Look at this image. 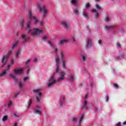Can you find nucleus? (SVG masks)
<instances>
[{
  "label": "nucleus",
  "instance_id": "obj_2",
  "mask_svg": "<svg viewBox=\"0 0 126 126\" xmlns=\"http://www.w3.org/2000/svg\"><path fill=\"white\" fill-rule=\"evenodd\" d=\"M31 23L32 22L29 21L27 24V29H28V33H31L32 36H36L37 34H42L43 33V30L39 29H34L31 30Z\"/></svg>",
  "mask_w": 126,
  "mask_h": 126
},
{
  "label": "nucleus",
  "instance_id": "obj_49",
  "mask_svg": "<svg viewBox=\"0 0 126 126\" xmlns=\"http://www.w3.org/2000/svg\"><path fill=\"white\" fill-rule=\"evenodd\" d=\"M38 95L39 96V97H41V96H42V93H39L38 94Z\"/></svg>",
  "mask_w": 126,
  "mask_h": 126
},
{
  "label": "nucleus",
  "instance_id": "obj_32",
  "mask_svg": "<svg viewBox=\"0 0 126 126\" xmlns=\"http://www.w3.org/2000/svg\"><path fill=\"white\" fill-rule=\"evenodd\" d=\"M84 117H85V115L83 114L82 117L80 118V121L82 122L83 121V119L84 118Z\"/></svg>",
  "mask_w": 126,
  "mask_h": 126
},
{
  "label": "nucleus",
  "instance_id": "obj_59",
  "mask_svg": "<svg viewBox=\"0 0 126 126\" xmlns=\"http://www.w3.org/2000/svg\"><path fill=\"white\" fill-rule=\"evenodd\" d=\"M123 125H124V126H126V121H125V122H124L123 123Z\"/></svg>",
  "mask_w": 126,
  "mask_h": 126
},
{
  "label": "nucleus",
  "instance_id": "obj_6",
  "mask_svg": "<svg viewBox=\"0 0 126 126\" xmlns=\"http://www.w3.org/2000/svg\"><path fill=\"white\" fill-rule=\"evenodd\" d=\"M95 7L96 9H93L92 12L95 13V17H99V13H98V11L102 10V7L99 5L98 4H96L95 5Z\"/></svg>",
  "mask_w": 126,
  "mask_h": 126
},
{
  "label": "nucleus",
  "instance_id": "obj_46",
  "mask_svg": "<svg viewBox=\"0 0 126 126\" xmlns=\"http://www.w3.org/2000/svg\"><path fill=\"white\" fill-rule=\"evenodd\" d=\"M109 96H107L106 97V102H108V101H109Z\"/></svg>",
  "mask_w": 126,
  "mask_h": 126
},
{
  "label": "nucleus",
  "instance_id": "obj_39",
  "mask_svg": "<svg viewBox=\"0 0 126 126\" xmlns=\"http://www.w3.org/2000/svg\"><path fill=\"white\" fill-rule=\"evenodd\" d=\"M11 105H12V102L10 101L8 104V108H9Z\"/></svg>",
  "mask_w": 126,
  "mask_h": 126
},
{
  "label": "nucleus",
  "instance_id": "obj_36",
  "mask_svg": "<svg viewBox=\"0 0 126 126\" xmlns=\"http://www.w3.org/2000/svg\"><path fill=\"white\" fill-rule=\"evenodd\" d=\"M6 120H7V116H4L2 118V121H3L4 122L6 121Z\"/></svg>",
  "mask_w": 126,
  "mask_h": 126
},
{
  "label": "nucleus",
  "instance_id": "obj_41",
  "mask_svg": "<svg viewBox=\"0 0 126 126\" xmlns=\"http://www.w3.org/2000/svg\"><path fill=\"white\" fill-rule=\"evenodd\" d=\"M48 44L49 45H50L51 47H54V44L52 43V42H51V41H49L48 42Z\"/></svg>",
  "mask_w": 126,
  "mask_h": 126
},
{
  "label": "nucleus",
  "instance_id": "obj_11",
  "mask_svg": "<svg viewBox=\"0 0 126 126\" xmlns=\"http://www.w3.org/2000/svg\"><path fill=\"white\" fill-rule=\"evenodd\" d=\"M21 37L23 40V43H26L27 41H29V37L25 34H22Z\"/></svg>",
  "mask_w": 126,
  "mask_h": 126
},
{
  "label": "nucleus",
  "instance_id": "obj_60",
  "mask_svg": "<svg viewBox=\"0 0 126 126\" xmlns=\"http://www.w3.org/2000/svg\"><path fill=\"white\" fill-rule=\"evenodd\" d=\"M81 122H82V121H80L79 120V126H80V125H81Z\"/></svg>",
  "mask_w": 126,
  "mask_h": 126
},
{
  "label": "nucleus",
  "instance_id": "obj_18",
  "mask_svg": "<svg viewBox=\"0 0 126 126\" xmlns=\"http://www.w3.org/2000/svg\"><path fill=\"white\" fill-rule=\"evenodd\" d=\"M82 58L83 62H86V59H87V55L84 53L82 55Z\"/></svg>",
  "mask_w": 126,
  "mask_h": 126
},
{
  "label": "nucleus",
  "instance_id": "obj_15",
  "mask_svg": "<svg viewBox=\"0 0 126 126\" xmlns=\"http://www.w3.org/2000/svg\"><path fill=\"white\" fill-rule=\"evenodd\" d=\"M115 28H116V26H105V30H112V29H115Z\"/></svg>",
  "mask_w": 126,
  "mask_h": 126
},
{
  "label": "nucleus",
  "instance_id": "obj_33",
  "mask_svg": "<svg viewBox=\"0 0 126 126\" xmlns=\"http://www.w3.org/2000/svg\"><path fill=\"white\" fill-rule=\"evenodd\" d=\"M76 120H77L76 117H73V118L71 119V122H76Z\"/></svg>",
  "mask_w": 126,
  "mask_h": 126
},
{
  "label": "nucleus",
  "instance_id": "obj_54",
  "mask_svg": "<svg viewBox=\"0 0 126 126\" xmlns=\"http://www.w3.org/2000/svg\"><path fill=\"white\" fill-rule=\"evenodd\" d=\"M55 53H58V48H56L55 50Z\"/></svg>",
  "mask_w": 126,
  "mask_h": 126
},
{
  "label": "nucleus",
  "instance_id": "obj_31",
  "mask_svg": "<svg viewBox=\"0 0 126 126\" xmlns=\"http://www.w3.org/2000/svg\"><path fill=\"white\" fill-rule=\"evenodd\" d=\"M113 86H114L117 89H119V85H118V84L114 83L113 84Z\"/></svg>",
  "mask_w": 126,
  "mask_h": 126
},
{
  "label": "nucleus",
  "instance_id": "obj_37",
  "mask_svg": "<svg viewBox=\"0 0 126 126\" xmlns=\"http://www.w3.org/2000/svg\"><path fill=\"white\" fill-rule=\"evenodd\" d=\"M18 95H19V93H15L14 94V98H16V97H17V96H18Z\"/></svg>",
  "mask_w": 126,
  "mask_h": 126
},
{
  "label": "nucleus",
  "instance_id": "obj_1",
  "mask_svg": "<svg viewBox=\"0 0 126 126\" xmlns=\"http://www.w3.org/2000/svg\"><path fill=\"white\" fill-rule=\"evenodd\" d=\"M60 77L58 78L57 80L54 79V77H51L49 80V83L48 84V88H50L51 86H53L56 82H62L63 80H64V77L65 76V73H64L63 71L59 72Z\"/></svg>",
  "mask_w": 126,
  "mask_h": 126
},
{
  "label": "nucleus",
  "instance_id": "obj_61",
  "mask_svg": "<svg viewBox=\"0 0 126 126\" xmlns=\"http://www.w3.org/2000/svg\"><path fill=\"white\" fill-rule=\"evenodd\" d=\"M62 98H63V100H64V99H65V97H64V96H63L62 97Z\"/></svg>",
  "mask_w": 126,
  "mask_h": 126
},
{
  "label": "nucleus",
  "instance_id": "obj_16",
  "mask_svg": "<svg viewBox=\"0 0 126 126\" xmlns=\"http://www.w3.org/2000/svg\"><path fill=\"white\" fill-rule=\"evenodd\" d=\"M67 40L66 39H63V40H61L59 42V45H63V44H65L66 43H67Z\"/></svg>",
  "mask_w": 126,
  "mask_h": 126
},
{
  "label": "nucleus",
  "instance_id": "obj_28",
  "mask_svg": "<svg viewBox=\"0 0 126 126\" xmlns=\"http://www.w3.org/2000/svg\"><path fill=\"white\" fill-rule=\"evenodd\" d=\"M12 53V51H10L8 52L7 54L5 56H6L7 58H9V56H10V55H11Z\"/></svg>",
  "mask_w": 126,
  "mask_h": 126
},
{
  "label": "nucleus",
  "instance_id": "obj_57",
  "mask_svg": "<svg viewBox=\"0 0 126 126\" xmlns=\"http://www.w3.org/2000/svg\"><path fill=\"white\" fill-rule=\"evenodd\" d=\"M72 41H73V42H75V38H73V39H72Z\"/></svg>",
  "mask_w": 126,
  "mask_h": 126
},
{
  "label": "nucleus",
  "instance_id": "obj_63",
  "mask_svg": "<svg viewBox=\"0 0 126 126\" xmlns=\"http://www.w3.org/2000/svg\"><path fill=\"white\" fill-rule=\"evenodd\" d=\"M91 87H92V84H91Z\"/></svg>",
  "mask_w": 126,
  "mask_h": 126
},
{
  "label": "nucleus",
  "instance_id": "obj_19",
  "mask_svg": "<svg viewBox=\"0 0 126 126\" xmlns=\"http://www.w3.org/2000/svg\"><path fill=\"white\" fill-rule=\"evenodd\" d=\"M91 42L92 40L90 39H88L87 43V47H88L89 48L91 47L92 44H91Z\"/></svg>",
  "mask_w": 126,
  "mask_h": 126
},
{
  "label": "nucleus",
  "instance_id": "obj_52",
  "mask_svg": "<svg viewBox=\"0 0 126 126\" xmlns=\"http://www.w3.org/2000/svg\"><path fill=\"white\" fill-rule=\"evenodd\" d=\"M37 61H38V59H37V58H35V59L33 60V62H34V63H36Z\"/></svg>",
  "mask_w": 126,
  "mask_h": 126
},
{
  "label": "nucleus",
  "instance_id": "obj_9",
  "mask_svg": "<svg viewBox=\"0 0 126 126\" xmlns=\"http://www.w3.org/2000/svg\"><path fill=\"white\" fill-rule=\"evenodd\" d=\"M8 58L6 56H3L1 60V63H2L1 65V67H3L5 64H6V63L7 62V60Z\"/></svg>",
  "mask_w": 126,
  "mask_h": 126
},
{
  "label": "nucleus",
  "instance_id": "obj_13",
  "mask_svg": "<svg viewBox=\"0 0 126 126\" xmlns=\"http://www.w3.org/2000/svg\"><path fill=\"white\" fill-rule=\"evenodd\" d=\"M88 102L86 100H85L83 106L82 107V109H85V110H88V106H87Z\"/></svg>",
  "mask_w": 126,
  "mask_h": 126
},
{
  "label": "nucleus",
  "instance_id": "obj_47",
  "mask_svg": "<svg viewBox=\"0 0 126 126\" xmlns=\"http://www.w3.org/2000/svg\"><path fill=\"white\" fill-rule=\"evenodd\" d=\"M14 117H15L16 118H18V117H19L18 115L16 114V113H15V114H14Z\"/></svg>",
  "mask_w": 126,
  "mask_h": 126
},
{
  "label": "nucleus",
  "instance_id": "obj_26",
  "mask_svg": "<svg viewBox=\"0 0 126 126\" xmlns=\"http://www.w3.org/2000/svg\"><path fill=\"white\" fill-rule=\"evenodd\" d=\"M70 80H71V81H73V80H74V74H72L70 76Z\"/></svg>",
  "mask_w": 126,
  "mask_h": 126
},
{
  "label": "nucleus",
  "instance_id": "obj_7",
  "mask_svg": "<svg viewBox=\"0 0 126 126\" xmlns=\"http://www.w3.org/2000/svg\"><path fill=\"white\" fill-rule=\"evenodd\" d=\"M56 64V69L55 73H58L60 71V63H61V59L59 58H57L55 59Z\"/></svg>",
  "mask_w": 126,
  "mask_h": 126
},
{
  "label": "nucleus",
  "instance_id": "obj_3",
  "mask_svg": "<svg viewBox=\"0 0 126 126\" xmlns=\"http://www.w3.org/2000/svg\"><path fill=\"white\" fill-rule=\"evenodd\" d=\"M37 8L40 12H43L42 18H45L48 14V10L46 9V6L42 4H37Z\"/></svg>",
  "mask_w": 126,
  "mask_h": 126
},
{
  "label": "nucleus",
  "instance_id": "obj_29",
  "mask_svg": "<svg viewBox=\"0 0 126 126\" xmlns=\"http://www.w3.org/2000/svg\"><path fill=\"white\" fill-rule=\"evenodd\" d=\"M22 86H23V84L22 83V82L19 81V87H20V88H21V87H22Z\"/></svg>",
  "mask_w": 126,
  "mask_h": 126
},
{
  "label": "nucleus",
  "instance_id": "obj_24",
  "mask_svg": "<svg viewBox=\"0 0 126 126\" xmlns=\"http://www.w3.org/2000/svg\"><path fill=\"white\" fill-rule=\"evenodd\" d=\"M47 40H48V36H43L41 39V41L42 42H45V41H47Z\"/></svg>",
  "mask_w": 126,
  "mask_h": 126
},
{
  "label": "nucleus",
  "instance_id": "obj_48",
  "mask_svg": "<svg viewBox=\"0 0 126 126\" xmlns=\"http://www.w3.org/2000/svg\"><path fill=\"white\" fill-rule=\"evenodd\" d=\"M27 79H28V77H26L24 78V81H26V80H27Z\"/></svg>",
  "mask_w": 126,
  "mask_h": 126
},
{
  "label": "nucleus",
  "instance_id": "obj_12",
  "mask_svg": "<svg viewBox=\"0 0 126 126\" xmlns=\"http://www.w3.org/2000/svg\"><path fill=\"white\" fill-rule=\"evenodd\" d=\"M22 72H23V70H22V69L16 70L13 71L14 74H16V75H17L18 74H21Z\"/></svg>",
  "mask_w": 126,
  "mask_h": 126
},
{
  "label": "nucleus",
  "instance_id": "obj_4",
  "mask_svg": "<svg viewBox=\"0 0 126 126\" xmlns=\"http://www.w3.org/2000/svg\"><path fill=\"white\" fill-rule=\"evenodd\" d=\"M60 59H61V61L63 63V68H66L65 66V63H66V57L64 56V53L63 52H60Z\"/></svg>",
  "mask_w": 126,
  "mask_h": 126
},
{
  "label": "nucleus",
  "instance_id": "obj_56",
  "mask_svg": "<svg viewBox=\"0 0 126 126\" xmlns=\"http://www.w3.org/2000/svg\"><path fill=\"white\" fill-rule=\"evenodd\" d=\"M13 126H18V125H17V123H15Z\"/></svg>",
  "mask_w": 126,
  "mask_h": 126
},
{
  "label": "nucleus",
  "instance_id": "obj_27",
  "mask_svg": "<svg viewBox=\"0 0 126 126\" xmlns=\"http://www.w3.org/2000/svg\"><path fill=\"white\" fill-rule=\"evenodd\" d=\"M16 58H18V57L19 56V55H20V50H18L16 52Z\"/></svg>",
  "mask_w": 126,
  "mask_h": 126
},
{
  "label": "nucleus",
  "instance_id": "obj_17",
  "mask_svg": "<svg viewBox=\"0 0 126 126\" xmlns=\"http://www.w3.org/2000/svg\"><path fill=\"white\" fill-rule=\"evenodd\" d=\"M78 1L77 0H71V3L73 4V5H74L75 6H77L78 4Z\"/></svg>",
  "mask_w": 126,
  "mask_h": 126
},
{
  "label": "nucleus",
  "instance_id": "obj_51",
  "mask_svg": "<svg viewBox=\"0 0 126 126\" xmlns=\"http://www.w3.org/2000/svg\"><path fill=\"white\" fill-rule=\"evenodd\" d=\"M116 126H121V123H120V122L118 123L117 124Z\"/></svg>",
  "mask_w": 126,
  "mask_h": 126
},
{
  "label": "nucleus",
  "instance_id": "obj_42",
  "mask_svg": "<svg viewBox=\"0 0 126 126\" xmlns=\"http://www.w3.org/2000/svg\"><path fill=\"white\" fill-rule=\"evenodd\" d=\"M88 95H89V94L87 93L86 95H85V100H86L87 99V98H88Z\"/></svg>",
  "mask_w": 126,
  "mask_h": 126
},
{
  "label": "nucleus",
  "instance_id": "obj_21",
  "mask_svg": "<svg viewBox=\"0 0 126 126\" xmlns=\"http://www.w3.org/2000/svg\"><path fill=\"white\" fill-rule=\"evenodd\" d=\"M73 11L74 12V13L76 14V15H78L79 14V10L78 9V8L73 9Z\"/></svg>",
  "mask_w": 126,
  "mask_h": 126
},
{
  "label": "nucleus",
  "instance_id": "obj_58",
  "mask_svg": "<svg viewBox=\"0 0 126 126\" xmlns=\"http://www.w3.org/2000/svg\"><path fill=\"white\" fill-rule=\"evenodd\" d=\"M96 2H99L100 1V0H94Z\"/></svg>",
  "mask_w": 126,
  "mask_h": 126
},
{
  "label": "nucleus",
  "instance_id": "obj_10",
  "mask_svg": "<svg viewBox=\"0 0 126 126\" xmlns=\"http://www.w3.org/2000/svg\"><path fill=\"white\" fill-rule=\"evenodd\" d=\"M36 109L34 110V113L36 115H39V116H41L42 114H43L42 111H41L40 110L41 108H40V106H36Z\"/></svg>",
  "mask_w": 126,
  "mask_h": 126
},
{
  "label": "nucleus",
  "instance_id": "obj_45",
  "mask_svg": "<svg viewBox=\"0 0 126 126\" xmlns=\"http://www.w3.org/2000/svg\"><path fill=\"white\" fill-rule=\"evenodd\" d=\"M36 99L37 101V102H40V99L39 98V97L38 96H36Z\"/></svg>",
  "mask_w": 126,
  "mask_h": 126
},
{
  "label": "nucleus",
  "instance_id": "obj_64",
  "mask_svg": "<svg viewBox=\"0 0 126 126\" xmlns=\"http://www.w3.org/2000/svg\"><path fill=\"white\" fill-rule=\"evenodd\" d=\"M95 109L96 110V111H97V108H95Z\"/></svg>",
  "mask_w": 126,
  "mask_h": 126
},
{
  "label": "nucleus",
  "instance_id": "obj_14",
  "mask_svg": "<svg viewBox=\"0 0 126 126\" xmlns=\"http://www.w3.org/2000/svg\"><path fill=\"white\" fill-rule=\"evenodd\" d=\"M24 19H21L20 20V27L21 29L23 28V26H24Z\"/></svg>",
  "mask_w": 126,
  "mask_h": 126
},
{
  "label": "nucleus",
  "instance_id": "obj_30",
  "mask_svg": "<svg viewBox=\"0 0 126 126\" xmlns=\"http://www.w3.org/2000/svg\"><path fill=\"white\" fill-rule=\"evenodd\" d=\"M32 102H33V100L32 99L30 100V103H29L28 108H29L31 106V104H32Z\"/></svg>",
  "mask_w": 126,
  "mask_h": 126
},
{
  "label": "nucleus",
  "instance_id": "obj_44",
  "mask_svg": "<svg viewBox=\"0 0 126 126\" xmlns=\"http://www.w3.org/2000/svg\"><path fill=\"white\" fill-rule=\"evenodd\" d=\"M13 63H14V61H13V59H12L11 61V64H11V66L12 65V64H13Z\"/></svg>",
  "mask_w": 126,
  "mask_h": 126
},
{
  "label": "nucleus",
  "instance_id": "obj_5",
  "mask_svg": "<svg viewBox=\"0 0 126 126\" xmlns=\"http://www.w3.org/2000/svg\"><path fill=\"white\" fill-rule=\"evenodd\" d=\"M29 17L30 19H34V20H35V25H36V24H38V23H39L41 26H43V25H44V23L43 22L37 20L35 16H33L32 15V12L31 11H29Z\"/></svg>",
  "mask_w": 126,
  "mask_h": 126
},
{
  "label": "nucleus",
  "instance_id": "obj_55",
  "mask_svg": "<svg viewBox=\"0 0 126 126\" xmlns=\"http://www.w3.org/2000/svg\"><path fill=\"white\" fill-rule=\"evenodd\" d=\"M102 43V41L101 40H98V44H101Z\"/></svg>",
  "mask_w": 126,
  "mask_h": 126
},
{
  "label": "nucleus",
  "instance_id": "obj_40",
  "mask_svg": "<svg viewBox=\"0 0 126 126\" xmlns=\"http://www.w3.org/2000/svg\"><path fill=\"white\" fill-rule=\"evenodd\" d=\"M86 7L88 8V7H90V3H87L86 4Z\"/></svg>",
  "mask_w": 126,
  "mask_h": 126
},
{
  "label": "nucleus",
  "instance_id": "obj_35",
  "mask_svg": "<svg viewBox=\"0 0 126 126\" xmlns=\"http://www.w3.org/2000/svg\"><path fill=\"white\" fill-rule=\"evenodd\" d=\"M34 93H39L40 92V90L39 89H36L33 90Z\"/></svg>",
  "mask_w": 126,
  "mask_h": 126
},
{
  "label": "nucleus",
  "instance_id": "obj_62",
  "mask_svg": "<svg viewBox=\"0 0 126 126\" xmlns=\"http://www.w3.org/2000/svg\"><path fill=\"white\" fill-rule=\"evenodd\" d=\"M111 1H115V0H110Z\"/></svg>",
  "mask_w": 126,
  "mask_h": 126
},
{
  "label": "nucleus",
  "instance_id": "obj_25",
  "mask_svg": "<svg viewBox=\"0 0 126 126\" xmlns=\"http://www.w3.org/2000/svg\"><path fill=\"white\" fill-rule=\"evenodd\" d=\"M11 66V64H9L8 66L6 68V69L4 70V71H5V72H6V71H8Z\"/></svg>",
  "mask_w": 126,
  "mask_h": 126
},
{
  "label": "nucleus",
  "instance_id": "obj_20",
  "mask_svg": "<svg viewBox=\"0 0 126 126\" xmlns=\"http://www.w3.org/2000/svg\"><path fill=\"white\" fill-rule=\"evenodd\" d=\"M10 77L14 79L15 81H17V79H16V76L15 75H13V74H9Z\"/></svg>",
  "mask_w": 126,
  "mask_h": 126
},
{
  "label": "nucleus",
  "instance_id": "obj_22",
  "mask_svg": "<svg viewBox=\"0 0 126 126\" xmlns=\"http://www.w3.org/2000/svg\"><path fill=\"white\" fill-rule=\"evenodd\" d=\"M3 76H6V72H5V71H3L0 73V77H2Z\"/></svg>",
  "mask_w": 126,
  "mask_h": 126
},
{
  "label": "nucleus",
  "instance_id": "obj_50",
  "mask_svg": "<svg viewBox=\"0 0 126 126\" xmlns=\"http://www.w3.org/2000/svg\"><path fill=\"white\" fill-rule=\"evenodd\" d=\"M30 63V60H28L27 61V62L26 63V64H28V63Z\"/></svg>",
  "mask_w": 126,
  "mask_h": 126
},
{
  "label": "nucleus",
  "instance_id": "obj_34",
  "mask_svg": "<svg viewBox=\"0 0 126 126\" xmlns=\"http://www.w3.org/2000/svg\"><path fill=\"white\" fill-rule=\"evenodd\" d=\"M110 18L109 17H107L105 18V21L106 22H109V21H110Z\"/></svg>",
  "mask_w": 126,
  "mask_h": 126
},
{
  "label": "nucleus",
  "instance_id": "obj_23",
  "mask_svg": "<svg viewBox=\"0 0 126 126\" xmlns=\"http://www.w3.org/2000/svg\"><path fill=\"white\" fill-rule=\"evenodd\" d=\"M18 43H19V41H17L16 43L13 44L12 45V48L15 49V48H16V45L18 44Z\"/></svg>",
  "mask_w": 126,
  "mask_h": 126
},
{
  "label": "nucleus",
  "instance_id": "obj_43",
  "mask_svg": "<svg viewBox=\"0 0 126 126\" xmlns=\"http://www.w3.org/2000/svg\"><path fill=\"white\" fill-rule=\"evenodd\" d=\"M63 102L61 100L60 102V106H61V107H62V106H63Z\"/></svg>",
  "mask_w": 126,
  "mask_h": 126
},
{
  "label": "nucleus",
  "instance_id": "obj_38",
  "mask_svg": "<svg viewBox=\"0 0 126 126\" xmlns=\"http://www.w3.org/2000/svg\"><path fill=\"white\" fill-rule=\"evenodd\" d=\"M83 15L84 16L85 18H87V14L84 12H83Z\"/></svg>",
  "mask_w": 126,
  "mask_h": 126
},
{
  "label": "nucleus",
  "instance_id": "obj_53",
  "mask_svg": "<svg viewBox=\"0 0 126 126\" xmlns=\"http://www.w3.org/2000/svg\"><path fill=\"white\" fill-rule=\"evenodd\" d=\"M117 47H121V44H120V43H117Z\"/></svg>",
  "mask_w": 126,
  "mask_h": 126
},
{
  "label": "nucleus",
  "instance_id": "obj_8",
  "mask_svg": "<svg viewBox=\"0 0 126 126\" xmlns=\"http://www.w3.org/2000/svg\"><path fill=\"white\" fill-rule=\"evenodd\" d=\"M62 25L63 27H64L65 29H68L70 27L69 23L66 21H64L62 23Z\"/></svg>",
  "mask_w": 126,
  "mask_h": 126
}]
</instances>
